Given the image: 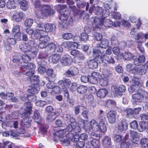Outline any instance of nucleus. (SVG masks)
Returning <instances> with one entry per match:
<instances>
[{"instance_id": "1", "label": "nucleus", "mask_w": 148, "mask_h": 148, "mask_svg": "<svg viewBox=\"0 0 148 148\" xmlns=\"http://www.w3.org/2000/svg\"><path fill=\"white\" fill-rule=\"evenodd\" d=\"M26 108H25V112L22 114L23 119L20 122L21 126L22 127H25L27 129L31 126V120L29 119V116L31 113L32 105L29 101L25 103Z\"/></svg>"}, {"instance_id": "2", "label": "nucleus", "mask_w": 148, "mask_h": 148, "mask_svg": "<svg viewBox=\"0 0 148 148\" xmlns=\"http://www.w3.org/2000/svg\"><path fill=\"white\" fill-rule=\"evenodd\" d=\"M55 13L54 10L51 9L49 5H43L41 6V10L36 12V14L38 18H40L53 14Z\"/></svg>"}, {"instance_id": "3", "label": "nucleus", "mask_w": 148, "mask_h": 148, "mask_svg": "<svg viewBox=\"0 0 148 148\" xmlns=\"http://www.w3.org/2000/svg\"><path fill=\"white\" fill-rule=\"evenodd\" d=\"M91 19L93 20L92 23L93 25H95L97 28H99L100 26L104 25L106 27H110L113 25L112 21L109 19H103L95 17L94 19Z\"/></svg>"}, {"instance_id": "4", "label": "nucleus", "mask_w": 148, "mask_h": 148, "mask_svg": "<svg viewBox=\"0 0 148 148\" xmlns=\"http://www.w3.org/2000/svg\"><path fill=\"white\" fill-rule=\"evenodd\" d=\"M19 48L22 51L25 53H29L30 56L32 58L36 56V49L35 47H32L30 44L28 43H23L19 45Z\"/></svg>"}, {"instance_id": "5", "label": "nucleus", "mask_w": 148, "mask_h": 148, "mask_svg": "<svg viewBox=\"0 0 148 148\" xmlns=\"http://www.w3.org/2000/svg\"><path fill=\"white\" fill-rule=\"evenodd\" d=\"M81 122L82 123V125H81V126L82 127L86 132L88 133L91 130L96 132L99 130L98 124L95 120L93 119L91 121L89 124L90 126H88V124L85 125V121L83 120H82Z\"/></svg>"}, {"instance_id": "6", "label": "nucleus", "mask_w": 148, "mask_h": 148, "mask_svg": "<svg viewBox=\"0 0 148 148\" xmlns=\"http://www.w3.org/2000/svg\"><path fill=\"white\" fill-rule=\"evenodd\" d=\"M99 45H96V46L93 48L92 53L93 56L95 59L99 63H101L103 62V56H105V54H103V50H102L101 48L99 47Z\"/></svg>"}, {"instance_id": "7", "label": "nucleus", "mask_w": 148, "mask_h": 148, "mask_svg": "<svg viewBox=\"0 0 148 148\" xmlns=\"http://www.w3.org/2000/svg\"><path fill=\"white\" fill-rule=\"evenodd\" d=\"M93 10L94 12L96 14L98 15L102 14L103 17L105 18L108 16L110 15L109 11L103 10V8L99 6L94 7L92 6L90 7L89 10L90 13H92Z\"/></svg>"}, {"instance_id": "8", "label": "nucleus", "mask_w": 148, "mask_h": 148, "mask_svg": "<svg viewBox=\"0 0 148 148\" xmlns=\"http://www.w3.org/2000/svg\"><path fill=\"white\" fill-rule=\"evenodd\" d=\"M71 83V81L69 79H64L63 80H61L58 82V85L62 87V90L64 92L65 96L67 98L69 97L67 88L69 87Z\"/></svg>"}, {"instance_id": "9", "label": "nucleus", "mask_w": 148, "mask_h": 148, "mask_svg": "<svg viewBox=\"0 0 148 148\" xmlns=\"http://www.w3.org/2000/svg\"><path fill=\"white\" fill-rule=\"evenodd\" d=\"M130 136L132 145L134 146H137L139 140V138L141 134L134 130H131L130 131Z\"/></svg>"}, {"instance_id": "10", "label": "nucleus", "mask_w": 148, "mask_h": 148, "mask_svg": "<svg viewBox=\"0 0 148 148\" xmlns=\"http://www.w3.org/2000/svg\"><path fill=\"white\" fill-rule=\"evenodd\" d=\"M132 97V101L134 105L139 104V103L142 101L143 99V97L140 92L133 94Z\"/></svg>"}, {"instance_id": "11", "label": "nucleus", "mask_w": 148, "mask_h": 148, "mask_svg": "<svg viewBox=\"0 0 148 148\" xmlns=\"http://www.w3.org/2000/svg\"><path fill=\"white\" fill-rule=\"evenodd\" d=\"M113 92L118 96L121 95L122 92H124L126 89L125 86L123 85H121L119 88L114 86L112 87Z\"/></svg>"}, {"instance_id": "12", "label": "nucleus", "mask_w": 148, "mask_h": 148, "mask_svg": "<svg viewBox=\"0 0 148 148\" xmlns=\"http://www.w3.org/2000/svg\"><path fill=\"white\" fill-rule=\"evenodd\" d=\"M12 33L15 38L20 39L21 38V32L20 31V26L18 25L15 26L12 28Z\"/></svg>"}, {"instance_id": "13", "label": "nucleus", "mask_w": 148, "mask_h": 148, "mask_svg": "<svg viewBox=\"0 0 148 148\" xmlns=\"http://www.w3.org/2000/svg\"><path fill=\"white\" fill-rule=\"evenodd\" d=\"M72 58L69 55H64L60 60L63 65L67 66L70 65L72 61Z\"/></svg>"}, {"instance_id": "14", "label": "nucleus", "mask_w": 148, "mask_h": 148, "mask_svg": "<svg viewBox=\"0 0 148 148\" xmlns=\"http://www.w3.org/2000/svg\"><path fill=\"white\" fill-rule=\"evenodd\" d=\"M66 137L68 138L67 139H60V140L62 142L63 145L64 146H68L70 143H72L71 140L73 138V134L72 133H69L68 134L66 135Z\"/></svg>"}, {"instance_id": "15", "label": "nucleus", "mask_w": 148, "mask_h": 148, "mask_svg": "<svg viewBox=\"0 0 148 148\" xmlns=\"http://www.w3.org/2000/svg\"><path fill=\"white\" fill-rule=\"evenodd\" d=\"M116 112L115 111L110 110L107 114V118L109 122L111 123H114L116 120Z\"/></svg>"}, {"instance_id": "16", "label": "nucleus", "mask_w": 148, "mask_h": 148, "mask_svg": "<svg viewBox=\"0 0 148 148\" xmlns=\"http://www.w3.org/2000/svg\"><path fill=\"white\" fill-rule=\"evenodd\" d=\"M60 14V19L62 22L65 24H70L72 23L73 21V19L71 18H70L69 21L67 22V20L68 19V16L67 13L66 12H65V13H63V12H62Z\"/></svg>"}, {"instance_id": "17", "label": "nucleus", "mask_w": 148, "mask_h": 148, "mask_svg": "<svg viewBox=\"0 0 148 148\" xmlns=\"http://www.w3.org/2000/svg\"><path fill=\"white\" fill-rule=\"evenodd\" d=\"M25 16L24 14L21 12H17L14 14L12 16V18L15 21H21Z\"/></svg>"}, {"instance_id": "18", "label": "nucleus", "mask_w": 148, "mask_h": 148, "mask_svg": "<svg viewBox=\"0 0 148 148\" xmlns=\"http://www.w3.org/2000/svg\"><path fill=\"white\" fill-rule=\"evenodd\" d=\"M21 71L23 75H26L29 76L30 75V70L28 68L27 65H24L22 66L21 67Z\"/></svg>"}, {"instance_id": "19", "label": "nucleus", "mask_w": 148, "mask_h": 148, "mask_svg": "<svg viewBox=\"0 0 148 148\" xmlns=\"http://www.w3.org/2000/svg\"><path fill=\"white\" fill-rule=\"evenodd\" d=\"M98 62V61L95 58L91 60L88 62V64L89 67L90 69H95L97 68Z\"/></svg>"}, {"instance_id": "20", "label": "nucleus", "mask_w": 148, "mask_h": 148, "mask_svg": "<svg viewBox=\"0 0 148 148\" xmlns=\"http://www.w3.org/2000/svg\"><path fill=\"white\" fill-rule=\"evenodd\" d=\"M128 137V135H126L125 137V140L122 142L121 143V147L122 148H128L130 145H132L131 141H129L127 139Z\"/></svg>"}, {"instance_id": "21", "label": "nucleus", "mask_w": 148, "mask_h": 148, "mask_svg": "<svg viewBox=\"0 0 148 148\" xmlns=\"http://www.w3.org/2000/svg\"><path fill=\"white\" fill-rule=\"evenodd\" d=\"M42 32V34H41L39 38L40 41H42L45 42H47L48 41L50 40V38L48 36V34L46 32L43 31Z\"/></svg>"}, {"instance_id": "22", "label": "nucleus", "mask_w": 148, "mask_h": 148, "mask_svg": "<svg viewBox=\"0 0 148 148\" xmlns=\"http://www.w3.org/2000/svg\"><path fill=\"white\" fill-rule=\"evenodd\" d=\"M135 70L140 75L145 74L147 72L145 64L144 65L138 66V67H136Z\"/></svg>"}, {"instance_id": "23", "label": "nucleus", "mask_w": 148, "mask_h": 148, "mask_svg": "<svg viewBox=\"0 0 148 148\" xmlns=\"http://www.w3.org/2000/svg\"><path fill=\"white\" fill-rule=\"evenodd\" d=\"M33 119L35 121L38 123H40L41 121L39 111L36 110L34 111Z\"/></svg>"}, {"instance_id": "24", "label": "nucleus", "mask_w": 148, "mask_h": 148, "mask_svg": "<svg viewBox=\"0 0 148 148\" xmlns=\"http://www.w3.org/2000/svg\"><path fill=\"white\" fill-rule=\"evenodd\" d=\"M145 61V56L143 55L140 56L138 58L134 60V63L136 65L139 66L140 63L144 62Z\"/></svg>"}, {"instance_id": "25", "label": "nucleus", "mask_w": 148, "mask_h": 148, "mask_svg": "<svg viewBox=\"0 0 148 148\" xmlns=\"http://www.w3.org/2000/svg\"><path fill=\"white\" fill-rule=\"evenodd\" d=\"M108 91L106 89L102 88L99 90L96 94L97 97L100 98H103L105 97Z\"/></svg>"}, {"instance_id": "26", "label": "nucleus", "mask_w": 148, "mask_h": 148, "mask_svg": "<svg viewBox=\"0 0 148 148\" xmlns=\"http://www.w3.org/2000/svg\"><path fill=\"white\" fill-rule=\"evenodd\" d=\"M53 69H48L46 71V73L47 75L50 79V80L52 81L53 79L55 78L56 74L53 72Z\"/></svg>"}, {"instance_id": "27", "label": "nucleus", "mask_w": 148, "mask_h": 148, "mask_svg": "<svg viewBox=\"0 0 148 148\" xmlns=\"http://www.w3.org/2000/svg\"><path fill=\"white\" fill-rule=\"evenodd\" d=\"M111 139L110 137L106 136L102 140V143L103 145L107 147H109L111 145Z\"/></svg>"}, {"instance_id": "28", "label": "nucleus", "mask_w": 148, "mask_h": 148, "mask_svg": "<svg viewBox=\"0 0 148 148\" xmlns=\"http://www.w3.org/2000/svg\"><path fill=\"white\" fill-rule=\"evenodd\" d=\"M127 123L125 121H121L118 126V130L120 131H126L127 128Z\"/></svg>"}, {"instance_id": "29", "label": "nucleus", "mask_w": 148, "mask_h": 148, "mask_svg": "<svg viewBox=\"0 0 148 148\" xmlns=\"http://www.w3.org/2000/svg\"><path fill=\"white\" fill-rule=\"evenodd\" d=\"M65 133V130H61L56 131L53 133V135L55 138H57L56 136L58 137L60 140V139H61V138L64 137Z\"/></svg>"}, {"instance_id": "30", "label": "nucleus", "mask_w": 148, "mask_h": 148, "mask_svg": "<svg viewBox=\"0 0 148 148\" xmlns=\"http://www.w3.org/2000/svg\"><path fill=\"white\" fill-rule=\"evenodd\" d=\"M67 6L66 5L58 4L55 6V8L60 13L63 12V11L65 10V12H66Z\"/></svg>"}, {"instance_id": "31", "label": "nucleus", "mask_w": 148, "mask_h": 148, "mask_svg": "<svg viewBox=\"0 0 148 148\" xmlns=\"http://www.w3.org/2000/svg\"><path fill=\"white\" fill-rule=\"evenodd\" d=\"M104 59H103V61L106 64H112L115 63V60L114 58L111 56H105Z\"/></svg>"}, {"instance_id": "32", "label": "nucleus", "mask_w": 148, "mask_h": 148, "mask_svg": "<svg viewBox=\"0 0 148 148\" xmlns=\"http://www.w3.org/2000/svg\"><path fill=\"white\" fill-rule=\"evenodd\" d=\"M56 45L53 43H51L49 44L47 46V49H48L47 53L51 54L56 51Z\"/></svg>"}, {"instance_id": "33", "label": "nucleus", "mask_w": 148, "mask_h": 148, "mask_svg": "<svg viewBox=\"0 0 148 148\" xmlns=\"http://www.w3.org/2000/svg\"><path fill=\"white\" fill-rule=\"evenodd\" d=\"M109 43V42L108 40L104 39L101 41L100 43L97 44V45H99L100 46L99 47L101 48L102 50H103V48L106 49L108 47Z\"/></svg>"}, {"instance_id": "34", "label": "nucleus", "mask_w": 148, "mask_h": 148, "mask_svg": "<svg viewBox=\"0 0 148 148\" xmlns=\"http://www.w3.org/2000/svg\"><path fill=\"white\" fill-rule=\"evenodd\" d=\"M28 2L26 1L23 0L20 2L21 8L23 11H26L28 9Z\"/></svg>"}, {"instance_id": "35", "label": "nucleus", "mask_w": 148, "mask_h": 148, "mask_svg": "<svg viewBox=\"0 0 148 148\" xmlns=\"http://www.w3.org/2000/svg\"><path fill=\"white\" fill-rule=\"evenodd\" d=\"M148 123L147 122L143 121L141 122L139 124V126L137 128L138 131L140 132H143L146 128Z\"/></svg>"}, {"instance_id": "36", "label": "nucleus", "mask_w": 148, "mask_h": 148, "mask_svg": "<svg viewBox=\"0 0 148 148\" xmlns=\"http://www.w3.org/2000/svg\"><path fill=\"white\" fill-rule=\"evenodd\" d=\"M60 58V55L56 54L51 56L49 57V59L50 60H51V62L52 63H56L58 62Z\"/></svg>"}, {"instance_id": "37", "label": "nucleus", "mask_w": 148, "mask_h": 148, "mask_svg": "<svg viewBox=\"0 0 148 148\" xmlns=\"http://www.w3.org/2000/svg\"><path fill=\"white\" fill-rule=\"evenodd\" d=\"M109 79L106 77L100 78L99 81V84L102 86H106L109 83Z\"/></svg>"}, {"instance_id": "38", "label": "nucleus", "mask_w": 148, "mask_h": 148, "mask_svg": "<svg viewBox=\"0 0 148 148\" xmlns=\"http://www.w3.org/2000/svg\"><path fill=\"white\" fill-rule=\"evenodd\" d=\"M99 130L103 132H106L107 130L106 122L105 121H101L99 123Z\"/></svg>"}, {"instance_id": "39", "label": "nucleus", "mask_w": 148, "mask_h": 148, "mask_svg": "<svg viewBox=\"0 0 148 148\" xmlns=\"http://www.w3.org/2000/svg\"><path fill=\"white\" fill-rule=\"evenodd\" d=\"M87 90V87L84 86H79L77 88V92L81 94H82L85 93Z\"/></svg>"}, {"instance_id": "40", "label": "nucleus", "mask_w": 148, "mask_h": 148, "mask_svg": "<svg viewBox=\"0 0 148 148\" xmlns=\"http://www.w3.org/2000/svg\"><path fill=\"white\" fill-rule=\"evenodd\" d=\"M134 58V55L130 52H126L124 53L123 58L125 60H130L133 59Z\"/></svg>"}, {"instance_id": "41", "label": "nucleus", "mask_w": 148, "mask_h": 148, "mask_svg": "<svg viewBox=\"0 0 148 148\" xmlns=\"http://www.w3.org/2000/svg\"><path fill=\"white\" fill-rule=\"evenodd\" d=\"M106 104L107 106L109 108H113L116 107V105L115 101L111 99L108 100Z\"/></svg>"}, {"instance_id": "42", "label": "nucleus", "mask_w": 148, "mask_h": 148, "mask_svg": "<svg viewBox=\"0 0 148 148\" xmlns=\"http://www.w3.org/2000/svg\"><path fill=\"white\" fill-rule=\"evenodd\" d=\"M57 116V115L55 112H51L48 115L47 120L48 121H52L54 120Z\"/></svg>"}, {"instance_id": "43", "label": "nucleus", "mask_w": 148, "mask_h": 148, "mask_svg": "<svg viewBox=\"0 0 148 148\" xmlns=\"http://www.w3.org/2000/svg\"><path fill=\"white\" fill-rule=\"evenodd\" d=\"M112 18L116 20H120L121 18V14L119 12L112 11L111 13Z\"/></svg>"}, {"instance_id": "44", "label": "nucleus", "mask_w": 148, "mask_h": 148, "mask_svg": "<svg viewBox=\"0 0 148 148\" xmlns=\"http://www.w3.org/2000/svg\"><path fill=\"white\" fill-rule=\"evenodd\" d=\"M53 26L55 27L54 25H53L51 24L46 23L45 24L44 28L45 31H44L46 32V33L51 32L53 28Z\"/></svg>"}, {"instance_id": "45", "label": "nucleus", "mask_w": 148, "mask_h": 148, "mask_svg": "<svg viewBox=\"0 0 148 148\" xmlns=\"http://www.w3.org/2000/svg\"><path fill=\"white\" fill-rule=\"evenodd\" d=\"M7 7L9 9H14L15 5L13 0H9L7 3Z\"/></svg>"}, {"instance_id": "46", "label": "nucleus", "mask_w": 148, "mask_h": 148, "mask_svg": "<svg viewBox=\"0 0 148 148\" xmlns=\"http://www.w3.org/2000/svg\"><path fill=\"white\" fill-rule=\"evenodd\" d=\"M82 120H81L80 122V123H79V126H75L74 125H73V132L77 133L78 132H80L81 130V127H82L83 128V127H81V125H82Z\"/></svg>"}, {"instance_id": "47", "label": "nucleus", "mask_w": 148, "mask_h": 148, "mask_svg": "<svg viewBox=\"0 0 148 148\" xmlns=\"http://www.w3.org/2000/svg\"><path fill=\"white\" fill-rule=\"evenodd\" d=\"M77 72H75L73 70H68L66 72L64 75L68 77H71L72 76H74L77 75Z\"/></svg>"}, {"instance_id": "48", "label": "nucleus", "mask_w": 148, "mask_h": 148, "mask_svg": "<svg viewBox=\"0 0 148 148\" xmlns=\"http://www.w3.org/2000/svg\"><path fill=\"white\" fill-rule=\"evenodd\" d=\"M29 55H27L26 54L23 55L22 56V60L23 61L24 63H27V62H29L31 58H32L29 55Z\"/></svg>"}, {"instance_id": "49", "label": "nucleus", "mask_w": 148, "mask_h": 148, "mask_svg": "<svg viewBox=\"0 0 148 148\" xmlns=\"http://www.w3.org/2000/svg\"><path fill=\"white\" fill-rule=\"evenodd\" d=\"M125 112L127 113L126 116L128 118H131L133 117L134 114L133 110L132 109H127L125 110Z\"/></svg>"}, {"instance_id": "50", "label": "nucleus", "mask_w": 148, "mask_h": 148, "mask_svg": "<svg viewBox=\"0 0 148 148\" xmlns=\"http://www.w3.org/2000/svg\"><path fill=\"white\" fill-rule=\"evenodd\" d=\"M28 68H30V73L32 74H34L35 72L34 69L36 68V65L33 63H29L27 64Z\"/></svg>"}, {"instance_id": "51", "label": "nucleus", "mask_w": 148, "mask_h": 148, "mask_svg": "<svg viewBox=\"0 0 148 148\" xmlns=\"http://www.w3.org/2000/svg\"><path fill=\"white\" fill-rule=\"evenodd\" d=\"M43 31H40L39 29H35L34 32V38L37 39L40 37L41 34H42V32Z\"/></svg>"}, {"instance_id": "52", "label": "nucleus", "mask_w": 148, "mask_h": 148, "mask_svg": "<svg viewBox=\"0 0 148 148\" xmlns=\"http://www.w3.org/2000/svg\"><path fill=\"white\" fill-rule=\"evenodd\" d=\"M90 140L91 144L95 148H97L99 146V141L97 139H92Z\"/></svg>"}, {"instance_id": "53", "label": "nucleus", "mask_w": 148, "mask_h": 148, "mask_svg": "<svg viewBox=\"0 0 148 148\" xmlns=\"http://www.w3.org/2000/svg\"><path fill=\"white\" fill-rule=\"evenodd\" d=\"M141 143L143 148H148V139L146 138L143 139L141 140Z\"/></svg>"}, {"instance_id": "54", "label": "nucleus", "mask_w": 148, "mask_h": 148, "mask_svg": "<svg viewBox=\"0 0 148 148\" xmlns=\"http://www.w3.org/2000/svg\"><path fill=\"white\" fill-rule=\"evenodd\" d=\"M33 20L31 18L26 19L25 21V25L26 27H30L33 23Z\"/></svg>"}, {"instance_id": "55", "label": "nucleus", "mask_w": 148, "mask_h": 148, "mask_svg": "<svg viewBox=\"0 0 148 148\" xmlns=\"http://www.w3.org/2000/svg\"><path fill=\"white\" fill-rule=\"evenodd\" d=\"M112 74V72L109 70H105L103 72V75L106 77L111 76Z\"/></svg>"}, {"instance_id": "56", "label": "nucleus", "mask_w": 148, "mask_h": 148, "mask_svg": "<svg viewBox=\"0 0 148 148\" xmlns=\"http://www.w3.org/2000/svg\"><path fill=\"white\" fill-rule=\"evenodd\" d=\"M22 58V55L21 54L16 55L13 57L12 60L13 62L15 63L18 62Z\"/></svg>"}, {"instance_id": "57", "label": "nucleus", "mask_w": 148, "mask_h": 148, "mask_svg": "<svg viewBox=\"0 0 148 148\" xmlns=\"http://www.w3.org/2000/svg\"><path fill=\"white\" fill-rule=\"evenodd\" d=\"M93 76L91 74L88 76L89 82L93 84H96L98 82V80Z\"/></svg>"}, {"instance_id": "58", "label": "nucleus", "mask_w": 148, "mask_h": 148, "mask_svg": "<svg viewBox=\"0 0 148 148\" xmlns=\"http://www.w3.org/2000/svg\"><path fill=\"white\" fill-rule=\"evenodd\" d=\"M73 125L72 124H69L67 127L64 130L65 132L66 131H67L69 132L68 134H68L69 133H72L73 134Z\"/></svg>"}, {"instance_id": "59", "label": "nucleus", "mask_w": 148, "mask_h": 148, "mask_svg": "<svg viewBox=\"0 0 148 148\" xmlns=\"http://www.w3.org/2000/svg\"><path fill=\"white\" fill-rule=\"evenodd\" d=\"M20 39H17L14 38H8L7 39V42L10 44L14 45L16 43V40H18Z\"/></svg>"}, {"instance_id": "60", "label": "nucleus", "mask_w": 148, "mask_h": 148, "mask_svg": "<svg viewBox=\"0 0 148 148\" xmlns=\"http://www.w3.org/2000/svg\"><path fill=\"white\" fill-rule=\"evenodd\" d=\"M85 107L82 106H76L74 108V112L75 114L77 115L78 114L79 112L80 109H83Z\"/></svg>"}, {"instance_id": "61", "label": "nucleus", "mask_w": 148, "mask_h": 148, "mask_svg": "<svg viewBox=\"0 0 148 148\" xmlns=\"http://www.w3.org/2000/svg\"><path fill=\"white\" fill-rule=\"evenodd\" d=\"M30 80L32 82L33 81L36 82V83L38 82L39 76L38 75H32L30 77Z\"/></svg>"}, {"instance_id": "62", "label": "nucleus", "mask_w": 148, "mask_h": 148, "mask_svg": "<svg viewBox=\"0 0 148 148\" xmlns=\"http://www.w3.org/2000/svg\"><path fill=\"white\" fill-rule=\"evenodd\" d=\"M94 36L96 40L97 41L100 40L102 38V35L101 34L97 32L94 33Z\"/></svg>"}, {"instance_id": "63", "label": "nucleus", "mask_w": 148, "mask_h": 148, "mask_svg": "<svg viewBox=\"0 0 148 148\" xmlns=\"http://www.w3.org/2000/svg\"><path fill=\"white\" fill-rule=\"evenodd\" d=\"M73 36L72 34L70 33H65L63 36V38L66 40H69L71 39Z\"/></svg>"}, {"instance_id": "64", "label": "nucleus", "mask_w": 148, "mask_h": 148, "mask_svg": "<svg viewBox=\"0 0 148 148\" xmlns=\"http://www.w3.org/2000/svg\"><path fill=\"white\" fill-rule=\"evenodd\" d=\"M121 25L124 27H129L130 26V23L127 21L123 19L121 21Z\"/></svg>"}]
</instances>
